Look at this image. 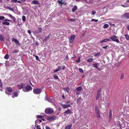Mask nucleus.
Here are the masks:
<instances>
[{
    "mask_svg": "<svg viewBox=\"0 0 129 129\" xmlns=\"http://www.w3.org/2000/svg\"><path fill=\"white\" fill-rule=\"evenodd\" d=\"M19 89H20L22 88L24 86L23 84L22 83H21L17 85Z\"/></svg>",
    "mask_w": 129,
    "mask_h": 129,
    "instance_id": "obj_12",
    "label": "nucleus"
},
{
    "mask_svg": "<svg viewBox=\"0 0 129 129\" xmlns=\"http://www.w3.org/2000/svg\"><path fill=\"white\" fill-rule=\"evenodd\" d=\"M54 78L56 79H58V77L56 75H54Z\"/></svg>",
    "mask_w": 129,
    "mask_h": 129,
    "instance_id": "obj_45",
    "label": "nucleus"
},
{
    "mask_svg": "<svg viewBox=\"0 0 129 129\" xmlns=\"http://www.w3.org/2000/svg\"><path fill=\"white\" fill-rule=\"evenodd\" d=\"M91 21H94L95 22H97L98 21V19H97V20H95L94 19H92V20H91Z\"/></svg>",
    "mask_w": 129,
    "mask_h": 129,
    "instance_id": "obj_50",
    "label": "nucleus"
},
{
    "mask_svg": "<svg viewBox=\"0 0 129 129\" xmlns=\"http://www.w3.org/2000/svg\"><path fill=\"white\" fill-rule=\"evenodd\" d=\"M62 70H64V68H65V67L64 66H63L62 67V68H61Z\"/></svg>",
    "mask_w": 129,
    "mask_h": 129,
    "instance_id": "obj_59",
    "label": "nucleus"
},
{
    "mask_svg": "<svg viewBox=\"0 0 129 129\" xmlns=\"http://www.w3.org/2000/svg\"><path fill=\"white\" fill-rule=\"evenodd\" d=\"M62 0H61V1H58V2L59 3V4H61L62 5L63 4V2H62Z\"/></svg>",
    "mask_w": 129,
    "mask_h": 129,
    "instance_id": "obj_27",
    "label": "nucleus"
},
{
    "mask_svg": "<svg viewBox=\"0 0 129 129\" xmlns=\"http://www.w3.org/2000/svg\"><path fill=\"white\" fill-rule=\"evenodd\" d=\"M4 40V38L3 36L1 35H0V41H3Z\"/></svg>",
    "mask_w": 129,
    "mask_h": 129,
    "instance_id": "obj_31",
    "label": "nucleus"
},
{
    "mask_svg": "<svg viewBox=\"0 0 129 129\" xmlns=\"http://www.w3.org/2000/svg\"><path fill=\"white\" fill-rule=\"evenodd\" d=\"M77 9H72V11L73 12H75L76 10Z\"/></svg>",
    "mask_w": 129,
    "mask_h": 129,
    "instance_id": "obj_52",
    "label": "nucleus"
},
{
    "mask_svg": "<svg viewBox=\"0 0 129 129\" xmlns=\"http://www.w3.org/2000/svg\"><path fill=\"white\" fill-rule=\"evenodd\" d=\"M42 91V90L40 88H36L33 90V92L36 94H40Z\"/></svg>",
    "mask_w": 129,
    "mask_h": 129,
    "instance_id": "obj_3",
    "label": "nucleus"
},
{
    "mask_svg": "<svg viewBox=\"0 0 129 129\" xmlns=\"http://www.w3.org/2000/svg\"><path fill=\"white\" fill-rule=\"evenodd\" d=\"M13 1L14 2H17L18 3H19L20 4H21V2L20 1V0H13Z\"/></svg>",
    "mask_w": 129,
    "mask_h": 129,
    "instance_id": "obj_35",
    "label": "nucleus"
},
{
    "mask_svg": "<svg viewBox=\"0 0 129 129\" xmlns=\"http://www.w3.org/2000/svg\"><path fill=\"white\" fill-rule=\"evenodd\" d=\"M112 111L111 110H110L109 112V119H111L112 118Z\"/></svg>",
    "mask_w": 129,
    "mask_h": 129,
    "instance_id": "obj_15",
    "label": "nucleus"
},
{
    "mask_svg": "<svg viewBox=\"0 0 129 129\" xmlns=\"http://www.w3.org/2000/svg\"><path fill=\"white\" fill-rule=\"evenodd\" d=\"M36 129H41L40 126L39 125H38L36 127Z\"/></svg>",
    "mask_w": 129,
    "mask_h": 129,
    "instance_id": "obj_47",
    "label": "nucleus"
},
{
    "mask_svg": "<svg viewBox=\"0 0 129 129\" xmlns=\"http://www.w3.org/2000/svg\"><path fill=\"white\" fill-rule=\"evenodd\" d=\"M82 0L84 1L85 2H86L87 1V0Z\"/></svg>",
    "mask_w": 129,
    "mask_h": 129,
    "instance_id": "obj_64",
    "label": "nucleus"
},
{
    "mask_svg": "<svg viewBox=\"0 0 129 129\" xmlns=\"http://www.w3.org/2000/svg\"><path fill=\"white\" fill-rule=\"evenodd\" d=\"M127 29L129 30V25H128L127 26Z\"/></svg>",
    "mask_w": 129,
    "mask_h": 129,
    "instance_id": "obj_61",
    "label": "nucleus"
},
{
    "mask_svg": "<svg viewBox=\"0 0 129 129\" xmlns=\"http://www.w3.org/2000/svg\"><path fill=\"white\" fill-rule=\"evenodd\" d=\"M73 8H77V7L76 6H75Z\"/></svg>",
    "mask_w": 129,
    "mask_h": 129,
    "instance_id": "obj_63",
    "label": "nucleus"
},
{
    "mask_svg": "<svg viewBox=\"0 0 129 129\" xmlns=\"http://www.w3.org/2000/svg\"><path fill=\"white\" fill-rule=\"evenodd\" d=\"M37 117L39 118H43V116L41 115H38L37 116Z\"/></svg>",
    "mask_w": 129,
    "mask_h": 129,
    "instance_id": "obj_41",
    "label": "nucleus"
},
{
    "mask_svg": "<svg viewBox=\"0 0 129 129\" xmlns=\"http://www.w3.org/2000/svg\"><path fill=\"white\" fill-rule=\"evenodd\" d=\"M39 120L40 122H41L42 121V120L41 119H39Z\"/></svg>",
    "mask_w": 129,
    "mask_h": 129,
    "instance_id": "obj_62",
    "label": "nucleus"
},
{
    "mask_svg": "<svg viewBox=\"0 0 129 129\" xmlns=\"http://www.w3.org/2000/svg\"><path fill=\"white\" fill-rule=\"evenodd\" d=\"M100 52H99L98 53H97L95 54L94 56H98L99 55H100Z\"/></svg>",
    "mask_w": 129,
    "mask_h": 129,
    "instance_id": "obj_46",
    "label": "nucleus"
},
{
    "mask_svg": "<svg viewBox=\"0 0 129 129\" xmlns=\"http://www.w3.org/2000/svg\"><path fill=\"white\" fill-rule=\"evenodd\" d=\"M124 77V74H122L121 75V76L120 78V79H123Z\"/></svg>",
    "mask_w": 129,
    "mask_h": 129,
    "instance_id": "obj_40",
    "label": "nucleus"
},
{
    "mask_svg": "<svg viewBox=\"0 0 129 129\" xmlns=\"http://www.w3.org/2000/svg\"><path fill=\"white\" fill-rule=\"evenodd\" d=\"M93 67H94V68H95L96 69H98V66H97V64H93Z\"/></svg>",
    "mask_w": 129,
    "mask_h": 129,
    "instance_id": "obj_39",
    "label": "nucleus"
},
{
    "mask_svg": "<svg viewBox=\"0 0 129 129\" xmlns=\"http://www.w3.org/2000/svg\"><path fill=\"white\" fill-rule=\"evenodd\" d=\"M108 47V46H104V47H102V48H103V49H106L107 48V47Z\"/></svg>",
    "mask_w": 129,
    "mask_h": 129,
    "instance_id": "obj_56",
    "label": "nucleus"
},
{
    "mask_svg": "<svg viewBox=\"0 0 129 129\" xmlns=\"http://www.w3.org/2000/svg\"><path fill=\"white\" fill-rule=\"evenodd\" d=\"M79 72H81V73H83V69H81V68H79Z\"/></svg>",
    "mask_w": 129,
    "mask_h": 129,
    "instance_id": "obj_38",
    "label": "nucleus"
},
{
    "mask_svg": "<svg viewBox=\"0 0 129 129\" xmlns=\"http://www.w3.org/2000/svg\"><path fill=\"white\" fill-rule=\"evenodd\" d=\"M60 105L64 108H67L69 107H71L70 105L69 104H61Z\"/></svg>",
    "mask_w": 129,
    "mask_h": 129,
    "instance_id": "obj_9",
    "label": "nucleus"
},
{
    "mask_svg": "<svg viewBox=\"0 0 129 129\" xmlns=\"http://www.w3.org/2000/svg\"><path fill=\"white\" fill-rule=\"evenodd\" d=\"M72 126V124H70L69 125L65 127V129H70Z\"/></svg>",
    "mask_w": 129,
    "mask_h": 129,
    "instance_id": "obj_16",
    "label": "nucleus"
},
{
    "mask_svg": "<svg viewBox=\"0 0 129 129\" xmlns=\"http://www.w3.org/2000/svg\"><path fill=\"white\" fill-rule=\"evenodd\" d=\"M75 37V35H71L69 38L70 42L72 43L73 42Z\"/></svg>",
    "mask_w": 129,
    "mask_h": 129,
    "instance_id": "obj_6",
    "label": "nucleus"
},
{
    "mask_svg": "<svg viewBox=\"0 0 129 129\" xmlns=\"http://www.w3.org/2000/svg\"><path fill=\"white\" fill-rule=\"evenodd\" d=\"M28 33L30 35L31 34V31L30 30H28Z\"/></svg>",
    "mask_w": 129,
    "mask_h": 129,
    "instance_id": "obj_54",
    "label": "nucleus"
},
{
    "mask_svg": "<svg viewBox=\"0 0 129 129\" xmlns=\"http://www.w3.org/2000/svg\"><path fill=\"white\" fill-rule=\"evenodd\" d=\"M122 16L126 18L129 19V13H125L122 15Z\"/></svg>",
    "mask_w": 129,
    "mask_h": 129,
    "instance_id": "obj_10",
    "label": "nucleus"
},
{
    "mask_svg": "<svg viewBox=\"0 0 129 129\" xmlns=\"http://www.w3.org/2000/svg\"><path fill=\"white\" fill-rule=\"evenodd\" d=\"M2 84L1 82V81L0 80V87H2Z\"/></svg>",
    "mask_w": 129,
    "mask_h": 129,
    "instance_id": "obj_51",
    "label": "nucleus"
},
{
    "mask_svg": "<svg viewBox=\"0 0 129 129\" xmlns=\"http://www.w3.org/2000/svg\"><path fill=\"white\" fill-rule=\"evenodd\" d=\"M8 16L10 18H11L12 16V15L10 14H8Z\"/></svg>",
    "mask_w": 129,
    "mask_h": 129,
    "instance_id": "obj_57",
    "label": "nucleus"
},
{
    "mask_svg": "<svg viewBox=\"0 0 129 129\" xmlns=\"http://www.w3.org/2000/svg\"><path fill=\"white\" fill-rule=\"evenodd\" d=\"M109 26V25L107 24H105L103 26V27L104 28H107Z\"/></svg>",
    "mask_w": 129,
    "mask_h": 129,
    "instance_id": "obj_26",
    "label": "nucleus"
},
{
    "mask_svg": "<svg viewBox=\"0 0 129 129\" xmlns=\"http://www.w3.org/2000/svg\"><path fill=\"white\" fill-rule=\"evenodd\" d=\"M11 21V20H10L8 19H6L4 20V21L6 22V21H7L10 22V21Z\"/></svg>",
    "mask_w": 129,
    "mask_h": 129,
    "instance_id": "obj_44",
    "label": "nucleus"
},
{
    "mask_svg": "<svg viewBox=\"0 0 129 129\" xmlns=\"http://www.w3.org/2000/svg\"><path fill=\"white\" fill-rule=\"evenodd\" d=\"M125 36V37L126 39L127 40H129V36L127 35H124Z\"/></svg>",
    "mask_w": 129,
    "mask_h": 129,
    "instance_id": "obj_36",
    "label": "nucleus"
},
{
    "mask_svg": "<svg viewBox=\"0 0 129 129\" xmlns=\"http://www.w3.org/2000/svg\"><path fill=\"white\" fill-rule=\"evenodd\" d=\"M14 95H12V97L13 98H14V96L15 97L17 96L18 95V93L17 92H15L14 93Z\"/></svg>",
    "mask_w": 129,
    "mask_h": 129,
    "instance_id": "obj_18",
    "label": "nucleus"
},
{
    "mask_svg": "<svg viewBox=\"0 0 129 129\" xmlns=\"http://www.w3.org/2000/svg\"><path fill=\"white\" fill-rule=\"evenodd\" d=\"M64 89L66 90V92H68L70 91L69 88L68 87L65 88H64Z\"/></svg>",
    "mask_w": 129,
    "mask_h": 129,
    "instance_id": "obj_30",
    "label": "nucleus"
},
{
    "mask_svg": "<svg viewBox=\"0 0 129 129\" xmlns=\"http://www.w3.org/2000/svg\"><path fill=\"white\" fill-rule=\"evenodd\" d=\"M19 51V50L18 49H15L12 52L13 53H17Z\"/></svg>",
    "mask_w": 129,
    "mask_h": 129,
    "instance_id": "obj_23",
    "label": "nucleus"
},
{
    "mask_svg": "<svg viewBox=\"0 0 129 129\" xmlns=\"http://www.w3.org/2000/svg\"><path fill=\"white\" fill-rule=\"evenodd\" d=\"M45 112L47 114H51L53 113L54 110L51 108H47L45 110Z\"/></svg>",
    "mask_w": 129,
    "mask_h": 129,
    "instance_id": "obj_1",
    "label": "nucleus"
},
{
    "mask_svg": "<svg viewBox=\"0 0 129 129\" xmlns=\"http://www.w3.org/2000/svg\"><path fill=\"white\" fill-rule=\"evenodd\" d=\"M50 37L49 36H48L47 37L45 38V40H46L48 39Z\"/></svg>",
    "mask_w": 129,
    "mask_h": 129,
    "instance_id": "obj_55",
    "label": "nucleus"
},
{
    "mask_svg": "<svg viewBox=\"0 0 129 129\" xmlns=\"http://www.w3.org/2000/svg\"><path fill=\"white\" fill-rule=\"evenodd\" d=\"M68 20L69 21H72V22H74L75 21V19L73 18H71V19H68Z\"/></svg>",
    "mask_w": 129,
    "mask_h": 129,
    "instance_id": "obj_33",
    "label": "nucleus"
},
{
    "mask_svg": "<svg viewBox=\"0 0 129 129\" xmlns=\"http://www.w3.org/2000/svg\"><path fill=\"white\" fill-rule=\"evenodd\" d=\"M56 118V116L55 115L52 116L51 117H48L47 118V120L50 121H52Z\"/></svg>",
    "mask_w": 129,
    "mask_h": 129,
    "instance_id": "obj_7",
    "label": "nucleus"
},
{
    "mask_svg": "<svg viewBox=\"0 0 129 129\" xmlns=\"http://www.w3.org/2000/svg\"><path fill=\"white\" fill-rule=\"evenodd\" d=\"M38 30H37V31H36V33L37 34H38L40 33V32H41L42 30V29L41 28V27H39L38 28Z\"/></svg>",
    "mask_w": 129,
    "mask_h": 129,
    "instance_id": "obj_20",
    "label": "nucleus"
},
{
    "mask_svg": "<svg viewBox=\"0 0 129 129\" xmlns=\"http://www.w3.org/2000/svg\"><path fill=\"white\" fill-rule=\"evenodd\" d=\"M93 59L92 58H90L87 59V61L88 62H90L93 60Z\"/></svg>",
    "mask_w": 129,
    "mask_h": 129,
    "instance_id": "obj_28",
    "label": "nucleus"
},
{
    "mask_svg": "<svg viewBox=\"0 0 129 129\" xmlns=\"http://www.w3.org/2000/svg\"><path fill=\"white\" fill-rule=\"evenodd\" d=\"M36 44L38 46V45H39V43H38V42H36Z\"/></svg>",
    "mask_w": 129,
    "mask_h": 129,
    "instance_id": "obj_58",
    "label": "nucleus"
},
{
    "mask_svg": "<svg viewBox=\"0 0 129 129\" xmlns=\"http://www.w3.org/2000/svg\"><path fill=\"white\" fill-rule=\"evenodd\" d=\"M110 40V39H106L103 41H101L100 42V43L102 44L104 42H107L108 41H109Z\"/></svg>",
    "mask_w": 129,
    "mask_h": 129,
    "instance_id": "obj_13",
    "label": "nucleus"
},
{
    "mask_svg": "<svg viewBox=\"0 0 129 129\" xmlns=\"http://www.w3.org/2000/svg\"><path fill=\"white\" fill-rule=\"evenodd\" d=\"M92 12L93 15H94L96 13V12L94 11H92Z\"/></svg>",
    "mask_w": 129,
    "mask_h": 129,
    "instance_id": "obj_49",
    "label": "nucleus"
},
{
    "mask_svg": "<svg viewBox=\"0 0 129 129\" xmlns=\"http://www.w3.org/2000/svg\"><path fill=\"white\" fill-rule=\"evenodd\" d=\"M82 89V88L81 87H78L77 88V90L78 91H80Z\"/></svg>",
    "mask_w": 129,
    "mask_h": 129,
    "instance_id": "obj_32",
    "label": "nucleus"
},
{
    "mask_svg": "<svg viewBox=\"0 0 129 129\" xmlns=\"http://www.w3.org/2000/svg\"><path fill=\"white\" fill-rule=\"evenodd\" d=\"M78 59V60H76V62H77L79 63L80 62V57H79Z\"/></svg>",
    "mask_w": 129,
    "mask_h": 129,
    "instance_id": "obj_43",
    "label": "nucleus"
},
{
    "mask_svg": "<svg viewBox=\"0 0 129 129\" xmlns=\"http://www.w3.org/2000/svg\"><path fill=\"white\" fill-rule=\"evenodd\" d=\"M7 90L5 92L6 93H7V94H8V93L7 92V91H8L10 93L11 92H12V89L10 87L7 88Z\"/></svg>",
    "mask_w": 129,
    "mask_h": 129,
    "instance_id": "obj_14",
    "label": "nucleus"
},
{
    "mask_svg": "<svg viewBox=\"0 0 129 129\" xmlns=\"http://www.w3.org/2000/svg\"><path fill=\"white\" fill-rule=\"evenodd\" d=\"M5 18V17L3 16H0V20H3Z\"/></svg>",
    "mask_w": 129,
    "mask_h": 129,
    "instance_id": "obj_42",
    "label": "nucleus"
},
{
    "mask_svg": "<svg viewBox=\"0 0 129 129\" xmlns=\"http://www.w3.org/2000/svg\"><path fill=\"white\" fill-rule=\"evenodd\" d=\"M45 100H47L48 102H51V100L50 99H49L48 98L47 96H46V97L45 98Z\"/></svg>",
    "mask_w": 129,
    "mask_h": 129,
    "instance_id": "obj_24",
    "label": "nucleus"
},
{
    "mask_svg": "<svg viewBox=\"0 0 129 129\" xmlns=\"http://www.w3.org/2000/svg\"><path fill=\"white\" fill-rule=\"evenodd\" d=\"M11 18L13 20L14 22H15L16 19H15V17H14L12 16Z\"/></svg>",
    "mask_w": 129,
    "mask_h": 129,
    "instance_id": "obj_34",
    "label": "nucleus"
},
{
    "mask_svg": "<svg viewBox=\"0 0 129 129\" xmlns=\"http://www.w3.org/2000/svg\"><path fill=\"white\" fill-rule=\"evenodd\" d=\"M102 90L101 89H100L98 90L97 92V95L96 98V100H98L101 95V92Z\"/></svg>",
    "mask_w": 129,
    "mask_h": 129,
    "instance_id": "obj_5",
    "label": "nucleus"
},
{
    "mask_svg": "<svg viewBox=\"0 0 129 129\" xmlns=\"http://www.w3.org/2000/svg\"><path fill=\"white\" fill-rule=\"evenodd\" d=\"M71 111V110L70 109H68L66 110L64 113V114H65L66 115L70 113Z\"/></svg>",
    "mask_w": 129,
    "mask_h": 129,
    "instance_id": "obj_11",
    "label": "nucleus"
},
{
    "mask_svg": "<svg viewBox=\"0 0 129 129\" xmlns=\"http://www.w3.org/2000/svg\"><path fill=\"white\" fill-rule=\"evenodd\" d=\"M117 37L115 35H114L110 37V39L118 43L119 42V40L118 39H117Z\"/></svg>",
    "mask_w": 129,
    "mask_h": 129,
    "instance_id": "obj_2",
    "label": "nucleus"
},
{
    "mask_svg": "<svg viewBox=\"0 0 129 129\" xmlns=\"http://www.w3.org/2000/svg\"><path fill=\"white\" fill-rule=\"evenodd\" d=\"M32 88L30 86H27L25 87V89H23V90L24 92H28L32 90Z\"/></svg>",
    "mask_w": 129,
    "mask_h": 129,
    "instance_id": "obj_4",
    "label": "nucleus"
},
{
    "mask_svg": "<svg viewBox=\"0 0 129 129\" xmlns=\"http://www.w3.org/2000/svg\"><path fill=\"white\" fill-rule=\"evenodd\" d=\"M2 24L3 25H9V23L6 21H3L2 22Z\"/></svg>",
    "mask_w": 129,
    "mask_h": 129,
    "instance_id": "obj_17",
    "label": "nucleus"
},
{
    "mask_svg": "<svg viewBox=\"0 0 129 129\" xmlns=\"http://www.w3.org/2000/svg\"><path fill=\"white\" fill-rule=\"evenodd\" d=\"M95 113L97 115V117L98 118H100V115L99 113V112H95Z\"/></svg>",
    "mask_w": 129,
    "mask_h": 129,
    "instance_id": "obj_25",
    "label": "nucleus"
},
{
    "mask_svg": "<svg viewBox=\"0 0 129 129\" xmlns=\"http://www.w3.org/2000/svg\"><path fill=\"white\" fill-rule=\"evenodd\" d=\"M45 128L46 129H50V128L48 126H46L45 127Z\"/></svg>",
    "mask_w": 129,
    "mask_h": 129,
    "instance_id": "obj_53",
    "label": "nucleus"
},
{
    "mask_svg": "<svg viewBox=\"0 0 129 129\" xmlns=\"http://www.w3.org/2000/svg\"><path fill=\"white\" fill-rule=\"evenodd\" d=\"M26 17L24 16H23L22 17V20L23 21H25L26 20Z\"/></svg>",
    "mask_w": 129,
    "mask_h": 129,
    "instance_id": "obj_37",
    "label": "nucleus"
},
{
    "mask_svg": "<svg viewBox=\"0 0 129 129\" xmlns=\"http://www.w3.org/2000/svg\"><path fill=\"white\" fill-rule=\"evenodd\" d=\"M60 69L61 68H60V67H59L57 69H56L54 71V73H56L59 71Z\"/></svg>",
    "mask_w": 129,
    "mask_h": 129,
    "instance_id": "obj_21",
    "label": "nucleus"
},
{
    "mask_svg": "<svg viewBox=\"0 0 129 129\" xmlns=\"http://www.w3.org/2000/svg\"><path fill=\"white\" fill-rule=\"evenodd\" d=\"M62 97L63 98V99H65V97H64V95H62Z\"/></svg>",
    "mask_w": 129,
    "mask_h": 129,
    "instance_id": "obj_60",
    "label": "nucleus"
},
{
    "mask_svg": "<svg viewBox=\"0 0 129 129\" xmlns=\"http://www.w3.org/2000/svg\"><path fill=\"white\" fill-rule=\"evenodd\" d=\"M35 56L36 59L38 60H39V57L38 56Z\"/></svg>",
    "mask_w": 129,
    "mask_h": 129,
    "instance_id": "obj_48",
    "label": "nucleus"
},
{
    "mask_svg": "<svg viewBox=\"0 0 129 129\" xmlns=\"http://www.w3.org/2000/svg\"><path fill=\"white\" fill-rule=\"evenodd\" d=\"M9 58V56L8 54H6L5 56L4 57V58L5 59H8Z\"/></svg>",
    "mask_w": 129,
    "mask_h": 129,
    "instance_id": "obj_29",
    "label": "nucleus"
},
{
    "mask_svg": "<svg viewBox=\"0 0 129 129\" xmlns=\"http://www.w3.org/2000/svg\"><path fill=\"white\" fill-rule=\"evenodd\" d=\"M12 41L14 42L15 43L18 45H19L20 44L19 41L17 39L15 38H12Z\"/></svg>",
    "mask_w": 129,
    "mask_h": 129,
    "instance_id": "obj_8",
    "label": "nucleus"
},
{
    "mask_svg": "<svg viewBox=\"0 0 129 129\" xmlns=\"http://www.w3.org/2000/svg\"><path fill=\"white\" fill-rule=\"evenodd\" d=\"M95 113L99 112L98 107V106H96L95 107Z\"/></svg>",
    "mask_w": 129,
    "mask_h": 129,
    "instance_id": "obj_22",
    "label": "nucleus"
},
{
    "mask_svg": "<svg viewBox=\"0 0 129 129\" xmlns=\"http://www.w3.org/2000/svg\"><path fill=\"white\" fill-rule=\"evenodd\" d=\"M32 3L33 4H39V2L38 1L36 0H34L32 2Z\"/></svg>",
    "mask_w": 129,
    "mask_h": 129,
    "instance_id": "obj_19",
    "label": "nucleus"
}]
</instances>
